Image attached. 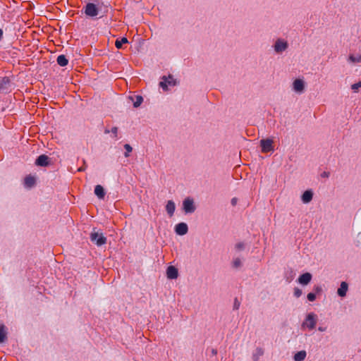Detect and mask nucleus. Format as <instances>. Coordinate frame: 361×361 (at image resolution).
<instances>
[{"instance_id":"nucleus-1","label":"nucleus","mask_w":361,"mask_h":361,"mask_svg":"<svg viewBox=\"0 0 361 361\" xmlns=\"http://www.w3.org/2000/svg\"><path fill=\"white\" fill-rule=\"evenodd\" d=\"M317 324V316L314 313H310L307 314L305 321L303 322L302 326H306L310 330H312L315 328Z\"/></svg>"},{"instance_id":"nucleus-2","label":"nucleus","mask_w":361,"mask_h":361,"mask_svg":"<svg viewBox=\"0 0 361 361\" xmlns=\"http://www.w3.org/2000/svg\"><path fill=\"white\" fill-rule=\"evenodd\" d=\"M84 10L85 15L92 18L97 16L99 13L97 6L93 3H87Z\"/></svg>"},{"instance_id":"nucleus-3","label":"nucleus","mask_w":361,"mask_h":361,"mask_svg":"<svg viewBox=\"0 0 361 361\" xmlns=\"http://www.w3.org/2000/svg\"><path fill=\"white\" fill-rule=\"evenodd\" d=\"M90 239L92 242H94L97 246H101L106 243V238L104 237L102 233H98L97 232L91 233Z\"/></svg>"},{"instance_id":"nucleus-4","label":"nucleus","mask_w":361,"mask_h":361,"mask_svg":"<svg viewBox=\"0 0 361 361\" xmlns=\"http://www.w3.org/2000/svg\"><path fill=\"white\" fill-rule=\"evenodd\" d=\"M262 152L267 153L274 151L273 140L271 139H263L260 141Z\"/></svg>"},{"instance_id":"nucleus-5","label":"nucleus","mask_w":361,"mask_h":361,"mask_svg":"<svg viewBox=\"0 0 361 361\" xmlns=\"http://www.w3.org/2000/svg\"><path fill=\"white\" fill-rule=\"evenodd\" d=\"M176 85V80L171 75L168 77L164 76L162 80L159 82V85L164 90H168V86H174Z\"/></svg>"},{"instance_id":"nucleus-6","label":"nucleus","mask_w":361,"mask_h":361,"mask_svg":"<svg viewBox=\"0 0 361 361\" xmlns=\"http://www.w3.org/2000/svg\"><path fill=\"white\" fill-rule=\"evenodd\" d=\"M183 209L186 213H192L195 211L193 200L190 198H186L183 201Z\"/></svg>"},{"instance_id":"nucleus-7","label":"nucleus","mask_w":361,"mask_h":361,"mask_svg":"<svg viewBox=\"0 0 361 361\" xmlns=\"http://www.w3.org/2000/svg\"><path fill=\"white\" fill-rule=\"evenodd\" d=\"M188 230V226L185 223H179L175 227V231L176 233L180 235L186 234Z\"/></svg>"},{"instance_id":"nucleus-8","label":"nucleus","mask_w":361,"mask_h":361,"mask_svg":"<svg viewBox=\"0 0 361 361\" xmlns=\"http://www.w3.org/2000/svg\"><path fill=\"white\" fill-rule=\"evenodd\" d=\"M36 184V179L32 175H27L24 178V185L27 188H31Z\"/></svg>"},{"instance_id":"nucleus-9","label":"nucleus","mask_w":361,"mask_h":361,"mask_svg":"<svg viewBox=\"0 0 361 361\" xmlns=\"http://www.w3.org/2000/svg\"><path fill=\"white\" fill-rule=\"evenodd\" d=\"M35 164L40 166H47L49 165V157L45 154H42L37 157Z\"/></svg>"},{"instance_id":"nucleus-10","label":"nucleus","mask_w":361,"mask_h":361,"mask_svg":"<svg viewBox=\"0 0 361 361\" xmlns=\"http://www.w3.org/2000/svg\"><path fill=\"white\" fill-rule=\"evenodd\" d=\"M166 275L170 279H177L178 276V269L173 266H169L166 270Z\"/></svg>"},{"instance_id":"nucleus-11","label":"nucleus","mask_w":361,"mask_h":361,"mask_svg":"<svg viewBox=\"0 0 361 361\" xmlns=\"http://www.w3.org/2000/svg\"><path fill=\"white\" fill-rule=\"evenodd\" d=\"M312 279V274L307 272L300 275L298 278V282L302 285H307Z\"/></svg>"},{"instance_id":"nucleus-12","label":"nucleus","mask_w":361,"mask_h":361,"mask_svg":"<svg viewBox=\"0 0 361 361\" xmlns=\"http://www.w3.org/2000/svg\"><path fill=\"white\" fill-rule=\"evenodd\" d=\"M304 82L301 79H295L293 82V89L295 92H301L304 90Z\"/></svg>"},{"instance_id":"nucleus-13","label":"nucleus","mask_w":361,"mask_h":361,"mask_svg":"<svg viewBox=\"0 0 361 361\" xmlns=\"http://www.w3.org/2000/svg\"><path fill=\"white\" fill-rule=\"evenodd\" d=\"M274 48L276 52H281L287 48V43L279 39L276 41Z\"/></svg>"},{"instance_id":"nucleus-14","label":"nucleus","mask_w":361,"mask_h":361,"mask_svg":"<svg viewBox=\"0 0 361 361\" xmlns=\"http://www.w3.org/2000/svg\"><path fill=\"white\" fill-rule=\"evenodd\" d=\"M7 339V329L4 324H0V343L5 342Z\"/></svg>"},{"instance_id":"nucleus-15","label":"nucleus","mask_w":361,"mask_h":361,"mask_svg":"<svg viewBox=\"0 0 361 361\" xmlns=\"http://www.w3.org/2000/svg\"><path fill=\"white\" fill-rule=\"evenodd\" d=\"M348 283L345 281L341 282L340 288L338 289V295L341 297H344L346 295L348 290Z\"/></svg>"},{"instance_id":"nucleus-16","label":"nucleus","mask_w":361,"mask_h":361,"mask_svg":"<svg viewBox=\"0 0 361 361\" xmlns=\"http://www.w3.org/2000/svg\"><path fill=\"white\" fill-rule=\"evenodd\" d=\"M94 193L99 199H104L105 196V192L103 187L100 185H97L94 188Z\"/></svg>"},{"instance_id":"nucleus-17","label":"nucleus","mask_w":361,"mask_h":361,"mask_svg":"<svg viewBox=\"0 0 361 361\" xmlns=\"http://www.w3.org/2000/svg\"><path fill=\"white\" fill-rule=\"evenodd\" d=\"M166 209L170 216H173L175 211L174 202L171 200H169L166 206Z\"/></svg>"},{"instance_id":"nucleus-18","label":"nucleus","mask_w":361,"mask_h":361,"mask_svg":"<svg viewBox=\"0 0 361 361\" xmlns=\"http://www.w3.org/2000/svg\"><path fill=\"white\" fill-rule=\"evenodd\" d=\"M312 192L310 190H306L302 196V200L304 203H308L310 202L312 199Z\"/></svg>"},{"instance_id":"nucleus-19","label":"nucleus","mask_w":361,"mask_h":361,"mask_svg":"<svg viewBox=\"0 0 361 361\" xmlns=\"http://www.w3.org/2000/svg\"><path fill=\"white\" fill-rule=\"evenodd\" d=\"M56 61L57 63L61 66H66L68 63V60L67 59L66 56L63 54L59 55L57 57Z\"/></svg>"},{"instance_id":"nucleus-20","label":"nucleus","mask_w":361,"mask_h":361,"mask_svg":"<svg viewBox=\"0 0 361 361\" xmlns=\"http://www.w3.org/2000/svg\"><path fill=\"white\" fill-rule=\"evenodd\" d=\"M306 352L305 350H301L298 352L294 355L295 361H302L305 359Z\"/></svg>"},{"instance_id":"nucleus-21","label":"nucleus","mask_w":361,"mask_h":361,"mask_svg":"<svg viewBox=\"0 0 361 361\" xmlns=\"http://www.w3.org/2000/svg\"><path fill=\"white\" fill-rule=\"evenodd\" d=\"M128 43V39L126 37H122L121 39H118L116 40L115 46L117 49H121L123 44Z\"/></svg>"},{"instance_id":"nucleus-22","label":"nucleus","mask_w":361,"mask_h":361,"mask_svg":"<svg viewBox=\"0 0 361 361\" xmlns=\"http://www.w3.org/2000/svg\"><path fill=\"white\" fill-rule=\"evenodd\" d=\"M142 101H143L142 97L141 96H140V95H137L136 96V100L134 102L133 106L135 107L140 106V104H142Z\"/></svg>"},{"instance_id":"nucleus-23","label":"nucleus","mask_w":361,"mask_h":361,"mask_svg":"<svg viewBox=\"0 0 361 361\" xmlns=\"http://www.w3.org/2000/svg\"><path fill=\"white\" fill-rule=\"evenodd\" d=\"M9 83V80L8 78H3L0 80V90L3 89L4 85H8Z\"/></svg>"},{"instance_id":"nucleus-24","label":"nucleus","mask_w":361,"mask_h":361,"mask_svg":"<svg viewBox=\"0 0 361 361\" xmlns=\"http://www.w3.org/2000/svg\"><path fill=\"white\" fill-rule=\"evenodd\" d=\"M124 148L126 150V152H125V157H129V154L132 152L133 149H132L131 146L128 144H126L124 145Z\"/></svg>"},{"instance_id":"nucleus-25","label":"nucleus","mask_w":361,"mask_h":361,"mask_svg":"<svg viewBox=\"0 0 361 361\" xmlns=\"http://www.w3.org/2000/svg\"><path fill=\"white\" fill-rule=\"evenodd\" d=\"M307 298L309 301L313 302L316 299V294L314 293H309L307 295Z\"/></svg>"},{"instance_id":"nucleus-26","label":"nucleus","mask_w":361,"mask_h":361,"mask_svg":"<svg viewBox=\"0 0 361 361\" xmlns=\"http://www.w3.org/2000/svg\"><path fill=\"white\" fill-rule=\"evenodd\" d=\"M241 265V262H240V259L239 258H236L233 260V267L235 268H238Z\"/></svg>"},{"instance_id":"nucleus-27","label":"nucleus","mask_w":361,"mask_h":361,"mask_svg":"<svg viewBox=\"0 0 361 361\" xmlns=\"http://www.w3.org/2000/svg\"><path fill=\"white\" fill-rule=\"evenodd\" d=\"M360 87H361V82H358L352 85L351 88L353 90L356 92Z\"/></svg>"},{"instance_id":"nucleus-28","label":"nucleus","mask_w":361,"mask_h":361,"mask_svg":"<svg viewBox=\"0 0 361 361\" xmlns=\"http://www.w3.org/2000/svg\"><path fill=\"white\" fill-rule=\"evenodd\" d=\"M349 59L350 61H352L353 62H360L361 61V56H360L358 58H356L353 55H350L349 56Z\"/></svg>"},{"instance_id":"nucleus-29","label":"nucleus","mask_w":361,"mask_h":361,"mask_svg":"<svg viewBox=\"0 0 361 361\" xmlns=\"http://www.w3.org/2000/svg\"><path fill=\"white\" fill-rule=\"evenodd\" d=\"M294 295L295 297L299 298L302 295V290L298 288H295L294 290Z\"/></svg>"},{"instance_id":"nucleus-30","label":"nucleus","mask_w":361,"mask_h":361,"mask_svg":"<svg viewBox=\"0 0 361 361\" xmlns=\"http://www.w3.org/2000/svg\"><path fill=\"white\" fill-rule=\"evenodd\" d=\"M111 133L115 135V137H117V133H118V128L117 127H113L111 128Z\"/></svg>"},{"instance_id":"nucleus-31","label":"nucleus","mask_w":361,"mask_h":361,"mask_svg":"<svg viewBox=\"0 0 361 361\" xmlns=\"http://www.w3.org/2000/svg\"><path fill=\"white\" fill-rule=\"evenodd\" d=\"M239 306H240V302H238V299L235 298V302H234V308L235 310H238L239 308Z\"/></svg>"},{"instance_id":"nucleus-32","label":"nucleus","mask_w":361,"mask_h":361,"mask_svg":"<svg viewBox=\"0 0 361 361\" xmlns=\"http://www.w3.org/2000/svg\"><path fill=\"white\" fill-rule=\"evenodd\" d=\"M243 246H244V245H243V243H238V244L235 245V247H236V248H237L238 250H241V249H243Z\"/></svg>"},{"instance_id":"nucleus-33","label":"nucleus","mask_w":361,"mask_h":361,"mask_svg":"<svg viewBox=\"0 0 361 361\" xmlns=\"http://www.w3.org/2000/svg\"><path fill=\"white\" fill-rule=\"evenodd\" d=\"M321 176L324 178H328L329 176V172H323Z\"/></svg>"},{"instance_id":"nucleus-34","label":"nucleus","mask_w":361,"mask_h":361,"mask_svg":"<svg viewBox=\"0 0 361 361\" xmlns=\"http://www.w3.org/2000/svg\"><path fill=\"white\" fill-rule=\"evenodd\" d=\"M314 290H315L316 293H320L322 291V288L319 286H315L314 288Z\"/></svg>"},{"instance_id":"nucleus-35","label":"nucleus","mask_w":361,"mask_h":361,"mask_svg":"<svg viewBox=\"0 0 361 361\" xmlns=\"http://www.w3.org/2000/svg\"><path fill=\"white\" fill-rule=\"evenodd\" d=\"M237 203V198L234 197L231 200V204L234 206Z\"/></svg>"},{"instance_id":"nucleus-36","label":"nucleus","mask_w":361,"mask_h":361,"mask_svg":"<svg viewBox=\"0 0 361 361\" xmlns=\"http://www.w3.org/2000/svg\"><path fill=\"white\" fill-rule=\"evenodd\" d=\"M4 32L3 30L0 28V41L3 39Z\"/></svg>"},{"instance_id":"nucleus-37","label":"nucleus","mask_w":361,"mask_h":361,"mask_svg":"<svg viewBox=\"0 0 361 361\" xmlns=\"http://www.w3.org/2000/svg\"><path fill=\"white\" fill-rule=\"evenodd\" d=\"M257 350V353H258L259 355H262L263 354L262 349L258 348Z\"/></svg>"},{"instance_id":"nucleus-38","label":"nucleus","mask_w":361,"mask_h":361,"mask_svg":"<svg viewBox=\"0 0 361 361\" xmlns=\"http://www.w3.org/2000/svg\"><path fill=\"white\" fill-rule=\"evenodd\" d=\"M319 330L320 331H324V329H323V328H322V327H319Z\"/></svg>"},{"instance_id":"nucleus-39","label":"nucleus","mask_w":361,"mask_h":361,"mask_svg":"<svg viewBox=\"0 0 361 361\" xmlns=\"http://www.w3.org/2000/svg\"><path fill=\"white\" fill-rule=\"evenodd\" d=\"M105 133H109V130H105Z\"/></svg>"}]
</instances>
